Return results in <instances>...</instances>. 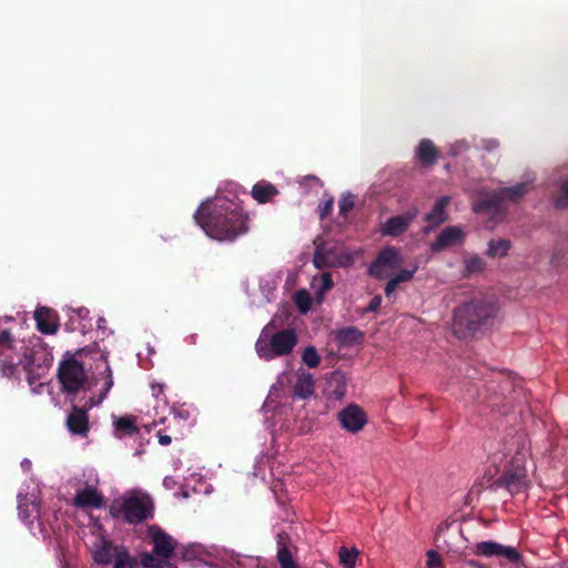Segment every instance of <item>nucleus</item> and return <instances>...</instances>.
Returning a JSON list of instances; mask_svg holds the SVG:
<instances>
[{"instance_id": "a19ab883", "label": "nucleus", "mask_w": 568, "mask_h": 568, "mask_svg": "<svg viewBox=\"0 0 568 568\" xmlns=\"http://www.w3.org/2000/svg\"><path fill=\"white\" fill-rule=\"evenodd\" d=\"M415 274L414 270H400L393 278L397 282V284L408 282L413 278Z\"/></svg>"}, {"instance_id": "5701e85b", "label": "nucleus", "mask_w": 568, "mask_h": 568, "mask_svg": "<svg viewBox=\"0 0 568 568\" xmlns=\"http://www.w3.org/2000/svg\"><path fill=\"white\" fill-rule=\"evenodd\" d=\"M251 194L258 203H267L278 194V190L270 182H258L253 185Z\"/></svg>"}, {"instance_id": "dca6fc26", "label": "nucleus", "mask_w": 568, "mask_h": 568, "mask_svg": "<svg viewBox=\"0 0 568 568\" xmlns=\"http://www.w3.org/2000/svg\"><path fill=\"white\" fill-rule=\"evenodd\" d=\"M315 385L313 376L310 373L298 369L296 382L293 386V397L307 399L314 395Z\"/></svg>"}, {"instance_id": "0eeeda50", "label": "nucleus", "mask_w": 568, "mask_h": 568, "mask_svg": "<svg viewBox=\"0 0 568 568\" xmlns=\"http://www.w3.org/2000/svg\"><path fill=\"white\" fill-rule=\"evenodd\" d=\"M154 505L146 495L131 496L123 501L124 519L130 524H139L153 516Z\"/></svg>"}, {"instance_id": "c03bdc74", "label": "nucleus", "mask_w": 568, "mask_h": 568, "mask_svg": "<svg viewBox=\"0 0 568 568\" xmlns=\"http://www.w3.org/2000/svg\"><path fill=\"white\" fill-rule=\"evenodd\" d=\"M443 530H444V528L440 526L438 528V531H437L436 537H435L437 542L442 541V532H443ZM443 542L445 544V546L438 545V547L446 548L448 552H450V551L452 552H457V549H453L445 538H443Z\"/></svg>"}, {"instance_id": "3c124183", "label": "nucleus", "mask_w": 568, "mask_h": 568, "mask_svg": "<svg viewBox=\"0 0 568 568\" xmlns=\"http://www.w3.org/2000/svg\"><path fill=\"white\" fill-rule=\"evenodd\" d=\"M468 565H469L470 567H473V568H486V566H485V565H483L481 562L476 561V560H470V561L468 562Z\"/></svg>"}, {"instance_id": "f03ea898", "label": "nucleus", "mask_w": 568, "mask_h": 568, "mask_svg": "<svg viewBox=\"0 0 568 568\" xmlns=\"http://www.w3.org/2000/svg\"><path fill=\"white\" fill-rule=\"evenodd\" d=\"M497 313L498 307L491 300L473 297L454 310L453 333L459 339L484 334L494 325Z\"/></svg>"}, {"instance_id": "ea45409f", "label": "nucleus", "mask_w": 568, "mask_h": 568, "mask_svg": "<svg viewBox=\"0 0 568 568\" xmlns=\"http://www.w3.org/2000/svg\"><path fill=\"white\" fill-rule=\"evenodd\" d=\"M339 213L346 215L354 207V200L352 196L342 197L338 201Z\"/></svg>"}, {"instance_id": "9b49d317", "label": "nucleus", "mask_w": 568, "mask_h": 568, "mask_svg": "<svg viewBox=\"0 0 568 568\" xmlns=\"http://www.w3.org/2000/svg\"><path fill=\"white\" fill-rule=\"evenodd\" d=\"M417 213V210H410L404 214L389 217L381 226L382 235L397 237L404 234L416 219Z\"/></svg>"}, {"instance_id": "a878e982", "label": "nucleus", "mask_w": 568, "mask_h": 568, "mask_svg": "<svg viewBox=\"0 0 568 568\" xmlns=\"http://www.w3.org/2000/svg\"><path fill=\"white\" fill-rule=\"evenodd\" d=\"M120 547L112 546L111 542L103 541L102 545L94 551L93 558L98 564H110L115 558V552Z\"/></svg>"}, {"instance_id": "49530a36", "label": "nucleus", "mask_w": 568, "mask_h": 568, "mask_svg": "<svg viewBox=\"0 0 568 568\" xmlns=\"http://www.w3.org/2000/svg\"><path fill=\"white\" fill-rule=\"evenodd\" d=\"M381 304H382V297L379 295H376L371 300L367 310L375 312L381 307Z\"/></svg>"}, {"instance_id": "393cba45", "label": "nucleus", "mask_w": 568, "mask_h": 568, "mask_svg": "<svg viewBox=\"0 0 568 568\" xmlns=\"http://www.w3.org/2000/svg\"><path fill=\"white\" fill-rule=\"evenodd\" d=\"M135 422H136L135 417H132V416H123V417L116 418L113 422L116 435L119 437H121L122 435L131 436V435L136 434L139 432V428L136 427Z\"/></svg>"}, {"instance_id": "c9c22d12", "label": "nucleus", "mask_w": 568, "mask_h": 568, "mask_svg": "<svg viewBox=\"0 0 568 568\" xmlns=\"http://www.w3.org/2000/svg\"><path fill=\"white\" fill-rule=\"evenodd\" d=\"M16 338L9 329L0 331V353L14 348Z\"/></svg>"}, {"instance_id": "4468645a", "label": "nucleus", "mask_w": 568, "mask_h": 568, "mask_svg": "<svg viewBox=\"0 0 568 568\" xmlns=\"http://www.w3.org/2000/svg\"><path fill=\"white\" fill-rule=\"evenodd\" d=\"M464 240L463 231L457 226H448L444 229L437 239L432 243L434 252H440L449 246L462 243Z\"/></svg>"}, {"instance_id": "09e8293b", "label": "nucleus", "mask_w": 568, "mask_h": 568, "mask_svg": "<svg viewBox=\"0 0 568 568\" xmlns=\"http://www.w3.org/2000/svg\"><path fill=\"white\" fill-rule=\"evenodd\" d=\"M159 443L163 446H166L171 443V437L169 435H160Z\"/></svg>"}, {"instance_id": "9d476101", "label": "nucleus", "mask_w": 568, "mask_h": 568, "mask_svg": "<svg viewBox=\"0 0 568 568\" xmlns=\"http://www.w3.org/2000/svg\"><path fill=\"white\" fill-rule=\"evenodd\" d=\"M297 344V335L293 328H284L268 338L270 351L273 355H290Z\"/></svg>"}, {"instance_id": "58836bf2", "label": "nucleus", "mask_w": 568, "mask_h": 568, "mask_svg": "<svg viewBox=\"0 0 568 568\" xmlns=\"http://www.w3.org/2000/svg\"><path fill=\"white\" fill-rule=\"evenodd\" d=\"M427 567L428 568H444L442 558L434 550L427 552Z\"/></svg>"}, {"instance_id": "1a4fd4ad", "label": "nucleus", "mask_w": 568, "mask_h": 568, "mask_svg": "<svg viewBox=\"0 0 568 568\" xmlns=\"http://www.w3.org/2000/svg\"><path fill=\"white\" fill-rule=\"evenodd\" d=\"M341 426L353 434L358 433L367 424L366 413L356 404H349L337 415Z\"/></svg>"}, {"instance_id": "37998d69", "label": "nucleus", "mask_w": 568, "mask_h": 568, "mask_svg": "<svg viewBox=\"0 0 568 568\" xmlns=\"http://www.w3.org/2000/svg\"><path fill=\"white\" fill-rule=\"evenodd\" d=\"M334 285L331 273L326 272L322 274V292L329 291Z\"/></svg>"}, {"instance_id": "a18cd8bd", "label": "nucleus", "mask_w": 568, "mask_h": 568, "mask_svg": "<svg viewBox=\"0 0 568 568\" xmlns=\"http://www.w3.org/2000/svg\"><path fill=\"white\" fill-rule=\"evenodd\" d=\"M398 285L399 284H397V282L393 277H390L385 286V295L387 297L390 296L395 292V290L397 288Z\"/></svg>"}, {"instance_id": "603ef678", "label": "nucleus", "mask_w": 568, "mask_h": 568, "mask_svg": "<svg viewBox=\"0 0 568 568\" xmlns=\"http://www.w3.org/2000/svg\"><path fill=\"white\" fill-rule=\"evenodd\" d=\"M154 353L153 348H149V354L152 355Z\"/></svg>"}, {"instance_id": "f257e3e1", "label": "nucleus", "mask_w": 568, "mask_h": 568, "mask_svg": "<svg viewBox=\"0 0 568 568\" xmlns=\"http://www.w3.org/2000/svg\"><path fill=\"white\" fill-rule=\"evenodd\" d=\"M194 219L207 236L217 241L233 242L248 232V215L237 202L226 197L202 203Z\"/></svg>"}, {"instance_id": "f3484780", "label": "nucleus", "mask_w": 568, "mask_h": 568, "mask_svg": "<svg viewBox=\"0 0 568 568\" xmlns=\"http://www.w3.org/2000/svg\"><path fill=\"white\" fill-rule=\"evenodd\" d=\"M73 505L80 508H101L103 505V496L97 489L88 487L78 491Z\"/></svg>"}, {"instance_id": "c756f323", "label": "nucleus", "mask_w": 568, "mask_h": 568, "mask_svg": "<svg viewBox=\"0 0 568 568\" xmlns=\"http://www.w3.org/2000/svg\"><path fill=\"white\" fill-rule=\"evenodd\" d=\"M359 551L356 548L341 547L338 551L339 564L344 568H355Z\"/></svg>"}, {"instance_id": "423d86ee", "label": "nucleus", "mask_w": 568, "mask_h": 568, "mask_svg": "<svg viewBox=\"0 0 568 568\" xmlns=\"http://www.w3.org/2000/svg\"><path fill=\"white\" fill-rule=\"evenodd\" d=\"M403 263V256L398 248L387 246L379 251L376 258L368 267V274L377 280L387 278L390 273Z\"/></svg>"}, {"instance_id": "864d4df0", "label": "nucleus", "mask_w": 568, "mask_h": 568, "mask_svg": "<svg viewBox=\"0 0 568 568\" xmlns=\"http://www.w3.org/2000/svg\"><path fill=\"white\" fill-rule=\"evenodd\" d=\"M262 335H263V336H265V337H267V335H266V328L263 331V334H262Z\"/></svg>"}, {"instance_id": "a211bd4d", "label": "nucleus", "mask_w": 568, "mask_h": 568, "mask_svg": "<svg viewBox=\"0 0 568 568\" xmlns=\"http://www.w3.org/2000/svg\"><path fill=\"white\" fill-rule=\"evenodd\" d=\"M503 196L500 190L491 191L480 194L477 201L474 203V211L488 212L491 210H499L503 204Z\"/></svg>"}, {"instance_id": "79ce46f5", "label": "nucleus", "mask_w": 568, "mask_h": 568, "mask_svg": "<svg viewBox=\"0 0 568 568\" xmlns=\"http://www.w3.org/2000/svg\"><path fill=\"white\" fill-rule=\"evenodd\" d=\"M112 385H113L112 378H111V376H109L108 381L105 382V389H104L103 394L100 396V398L98 400H94L93 398H91L90 404L88 405V408H91V407L100 404L104 399L106 393L110 390Z\"/></svg>"}, {"instance_id": "c85d7f7f", "label": "nucleus", "mask_w": 568, "mask_h": 568, "mask_svg": "<svg viewBox=\"0 0 568 568\" xmlns=\"http://www.w3.org/2000/svg\"><path fill=\"white\" fill-rule=\"evenodd\" d=\"M510 246L509 240H491L488 242L487 255L490 257H504L508 254Z\"/></svg>"}, {"instance_id": "bb28decb", "label": "nucleus", "mask_w": 568, "mask_h": 568, "mask_svg": "<svg viewBox=\"0 0 568 568\" xmlns=\"http://www.w3.org/2000/svg\"><path fill=\"white\" fill-rule=\"evenodd\" d=\"M171 557H158L145 552L141 555V564L145 568H176L171 561Z\"/></svg>"}, {"instance_id": "ddd939ff", "label": "nucleus", "mask_w": 568, "mask_h": 568, "mask_svg": "<svg viewBox=\"0 0 568 568\" xmlns=\"http://www.w3.org/2000/svg\"><path fill=\"white\" fill-rule=\"evenodd\" d=\"M34 320L37 329L42 334H54L59 329V315L53 308L38 306L34 311Z\"/></svg>"}, {"instance_id": "72a5a7b5", "label": "nucleus", "mask_w": 568, "mask_h": 568, "mask_svg": "<svg viewBox=\"0 0 568 568\" xmlns=\"http://www.w3.org/2000/svg\"><path fill=\"white\" fill-rule=\"evenodd\" d=\"M92 353H100V355H105L108 352L100 347L99 343H93L91 346H85L83 348H78L75 351H65L63 355H90Z\"/></svg>"}, {"instance_id": "20e7f679", "label": "nucleus", "mask_w": 568, "mask_h": 568, "mask_svg": "<svg viewBox=\"0 0 568 568\" xmlns=\"http://www.w3.org/2000/svg\"><path fill=\"white\" fill-rule=\"evenodd\" d=\"M58 378L65 393L77 394L85 388L88 375L81 362L75 357H65L59 365Z\"/></svg>"}, {"instance_id": "8fccbe9b", "label": "nucleus", "mask_w": 568, "mask_h": 568, "mask_svg": "<svg viewBox=\"0 0 568 568\" xmlns=\"http://www.w3.org/2000/svg\"><path fill=\"white\" fill-rule=\"evenodd\" d=\"M302 355H317L315 347L307 346Z\"/></svg>"}, {"instance_id": "f8f14e48", "label": "nucleus", "mask_w": 568, "mask_h": 568, "mask_svg": "<svg viewBox=\"0 0 568 568\" xmlns=\"http://www.w3.org/2000/svg\"><path fill=\"white\" fill-rule=\"evenodd\" d=\"M149 534L154 544L153 554L158 557H172L176 547V541L156 526L149 528Z\"/></svg>"}, {"instance_id": "39448f33", "label": "nucleus", "mask_w": 568, "mask_h": 568, "mask_svg": "<svg viewBox=\"0 0 568 568\" xmlns=\"http://www.w3.org/2000/svg\"><path fill=\"white\" fill-rule=\"evenodd\" d=\"M314 245L313 265L317 270L347 266L352 263L349 255L342 253L337 244H329L322 236L314 240Z\"/></svg>"}, {"instance_id": "4be33fe9", "label": "nucleus", "mask_w": 568, "mask_h": 568, "mask_svg": "<svg viewBox=\"0 0 568 568\" xmlns=\"http://www.w3.org/2000/svg\"><path fill=\"white\" fill-rule=\"evenodd\" d=\"M327 394L329 397L341 400L346 394V378L343 373H332L327 382Z\"/></svg>"}, {"instance_id": "de8ad7c7", "label": "nucleus", "mask_w": 568, "mask_h": 568, "mask_svg": "<svg viewBox=\"0 0 568 568\" xmlns=\"http://www.w3.org/2000/svg\"><path fill=\"white\" fill-rule=\"evenodd\" d=\"M302 358H303L304 364L310 368L316 367L321 362V357H302Z\"/></svg>"}, {"instance_id": "b1692460", "label": "nucleus", "mask_w": 568, "mask_h": 568, "mask_svg": "<svg viewBox=\"0 0 568 568\" xmlns=\"http://www.w3.org/2000/svg\"><path fill=\"white\" fill-rule=\"evenodd\" d=\"M276 558L280 562L281 568H298L296 562L293 560V555L285 541V536H283L282 534L277 536Z\"/></svg>"}, {"instance_id": "6ab92c4d", "label": "nucleus", "mask_w": 568, "mask_h": 568, "mask_svg": "<svg viewBox=\"0 0 568 568\" xmlns=\"http://www.w3.org/2000/svg\"><path fill=\"white\" fill-rule=\"evenodd\" d=\"M439 156V151L436 145L429 139H423L416 150V158L418 161L425 165L429 166L435 164Z\"/></svg>"}, {"instance_id": "4c0bfd02", "label": "nucleus", "mask_w": 568, "mask_h": 568, "mask_svg": "<svg viewBox=\"0 0 568 568\" xmlns=\"http://www.w3.org/2000/svg\"><path fill=\"white\" fill-rule=\"evenodd\" d=\"M333 204H334L333 197H329L328 200L320 203L317 211H318V216L321 220H324L327 215L331 214V212L333 210Z\"/></svg>"}, {"instance_id": "cd10ccee", "label": "nucleus", "mask_w": 568, "mask_h": 568, "mask_svg": "<svg viewBox=\"0 0 568 568\" xmlns=\"http://www.w3.org/2000/svg\"><path fill=\"white\" fill-rule=\"evenodd\" d=\"M528 192V183L520 182L510 187L500 189V193L503 196V201H513L516 202L521 199Z\"/></svg>"}, {"instance_id": "5fc2aeb1", "label": "nucleus", "mask_w": 568, "mask_h": 568, "mask_svg": "<svg viewBox=\"0 0 568 568\" xmlns=\"http://www.w3.org/2000/svg\"><path fill=\"white\" fill-rule=\"evenodd\" d=\"M486 568H488V567H486Z\"/></svg>"}, {"instance_id": "e433bc0d", "label": "nucleus", "mask_w": 568, "mask_h": 568, "mask_svg": "<svg viewBox=\"0 0 568 568\" xmlns=\"http://www.w3.org/2000/svg\"><path fill=\"white\" fill-rule=\"evenodd\" d=\"M485 266H486L485 261L479 256H473L466 261V271L469 274L480 273L481 271L485 270Z\"/></svg>"}, {"instance_id": "2eb2a0df", "label": "nucleus", "mask_w": 568, "mask_h": 568, "mask_svg": "<svg viewBox=\"0 0 568 568\" xmlns=\"http://www.w3.org/2000/svg\"><path fill=\"white\" fill-rule=\"evenodd\" d=\"M364 333L355 326L344 327L334 333L335 342L339 348H351L364 341Z\"/></svg>"}, {"instance_id": "7c9ffc66", "label": "nucleus", "mask_w": 568, "mask_h": 568, "mask_svg": "<svg viewBox=\"0 0 568 568\" xmlns=\"http://www.w3.org/2000/svg\"><path fill=\"white\" fill-rule=\"evenodd\" d=\"M136 560L131 557L126 549L121 548L115 552L114 568H135Z\"/></svg>"}, {"instance_id": "7ed1b4c3", "label": "nucleus", "mask_w": 568, "mask_h": 568, "mask_svg": "<svg viewBox=\"0 0 568 568\" xmlns=\"http://www.w3.org/2000/svg\"><path fill=\"white\" fill-rule=\"evenodd\" d=\"M504 455L510 459L501 477L497 480L498 485L505 487L509 493L517 494L527 489L529 480L525 467L529 455V442L524 433H517L504 443Z\"/></svg>"}, {"instance_id": "aec40b11", "label": "nucleus", "mask_w": 568, "mask_h": 568, "mask_svg": "<svg viewBox=\"0 0 568 568\" xmlns=\"http://www.w3.org/2000/svg\"><path fill=\"white\" fill-rule=\"evenodd\" d=\"M67 426L71 433L84 435L88 432V415L85 409L73 407L67 418Z\"/></svg>"}, {"instance_id": "6e6552de", "label": "nucleus", "mask_w": 568, "mask_h": 568, "mask_svg": "<svg viewBox=\"0 0 568 568\" xmlns=\"http://www.w3.org/2000/svg\"><path fill=\"white\" fill-rule=\"evenodd\" d=\"M474 554L483 557L505 558L513 564H519L521 561V555L515 547L491 540L477 542L474 548Z\"/></svg>"}, {"instance_id": "412c9836", "label": "nucleus", "mask_w": 568, "mask_h": 568, "mask_svg": "<svg viewBox=\"0 0 568 568\" xmlns=\"http://www.w3.org/2000/svg\"><path fill=\"white\" fill-rule=\"evenodd\" d=\"M449 203L448 196H442L438 199L430 212H428L425 216V221L430 226H438L439 224L444 223L447 220V213L446 207Z\"/></svg>"}, {"instance_id": "473e14b6", "label": "nucleus", "mask_w": 568, "mask_h": 568, "mask_svg": "<svg viewBox=\"0 0 568 568\" xmlns=\"http://www.w3.org/2000/svg\"><path fill=\"white\" fill-rule=\"evenodd\" d=\"M30 343L33 344L31 353L28 354L26 352L22 355H51V349H49L48 344L44 343L42 337L36 335L34 337H31Z\"/></svg>"}, {"instance_id": "f704fd0d", "label": "nucleus", "mask_w": 568, "mask_h": 568, "mask_svg": "<svg viewBox=\"0 0 568 568\" xmlns=\"http://www.w3.org/2000/svg\"><path fill=\"white\" fill-rule=\"evenodd\" d=\"M294 301L301 313H306L311 307L312 301L310 294L305 290L296 292Z\"/></svg>"}, {"instance_id": "2f4dec72", "label": "nucleus", "mask_w": 568, "mask_h": 568, "mask_svg": "<svg viewBox=\"0 0 568 568\" xmlns=\"http://www.w3.org/2000/svg\"><path fill=\"white\" fill-rule=\"evenodd\" d=\"M554 205L558 210L568 207V179L562 181L554 197Z\"/></svg>"}]
</instances>
